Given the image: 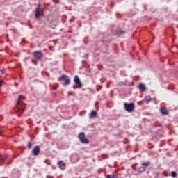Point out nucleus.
<instances>
[{
  "instance_id": "c85d7f7f",
  "label": "nucleus",
  "mask_w": 178,
  "mask_h": 178,
  "mask_svg": "<svg viewBox=\"0 0 178 178\" xmlns=\"http://www.w3.org/2000/svg\"><path fill=\"white\" fill-rule=\"evenodd\" d=\"M97 104H99V102H96V105H97Z\"/></svg>"
},
{
  "instance_id": "2eb2a0df",
  "label": "nucleus",
  "mask_w": 178,
  "mask_h": 178,
  "mask_svg": "<svg viewBox=\"0 0 178 178\" xmlns=\"http://www.w3.org/2000/svg\"><path fill=\"white\" fill-rule=\"evenodd\" d=\"M145 102H146V104H149V102H151V96L147 95L145 97Z\"/></svg>"
},
{
  "instance_id": "6e6552de",
  "label": "nucleus",
  "mask_w": 178,
  "mask_h": 178,
  "mask_svg": "<svg viewBox=\"0 0 178 178\" xmlns=\"http://www.w3.org/2000/svg\"><path fill=\"white\" fill-rule=\"evenodd\" d=\"M40 10H41V8H40V4H38V7L35 9V18L38 19H40Z\"/></svg>"
},
{
  "instance_id": "1a4fd4ad",
  "label": "nucleus",
  "mask_w": 178,
  "mask_h": 178,
  "mask_svg": "<svg viewBox=\"0 0 178 178\" xmlns=\"http://www.w3.org/2000/svg\"><path fill=\"white\" fill-rule=\"evenodd\" d=\"M160 112L162 115H169V111H168V110L165 108H161L160 109Z\"/></svg>"
},
{
  "instance_id": "20e7f679",
  "label": "nucleus",
  "mask_w": 178,
  "mask_h": 178,
  "mask_svg": "<svg viewBox=\"0 0 178 178\" xmlns=\"http://www.w3.org/2000/svg\"><path fill=\"white\" fill-rule=\"evenodd\" d=\"M33 56L37 60H41L44 58V54H42V51H37L33 53Z\"/></svg>"
},
{
  "instance_id": "f257e3e1",
  "label": "nucleus",
  "mask_w": 178,
  "mask_h": 178,
  "mask_svg": "<svg viewBox=\"0 0 178 178\" xmlns=\"http://www.w3.org/2000/svg\"><path fill=\"white\" fill-rule=\"evenodd\" d=\"M65 81L63 86H69L70 84V77L67 75L63 74L61 76L58 78V81Z\"/></svg>"
},
{
  "instance_id": "412c9836",
  "label": "nucleus",
  "mask_w": 178,
  "mask_h": 178,
  "mask_svg": "<svg viewBox=\"0 0 178 178\" xmlns=\"http://www.w3.org/2000/svg\"><path fill=\"white\" fill-rule=\"evenodd\" d=\"M25 110H26L25 108H18V111H21L22 113H23V112H24Z\"/></svg>"
},
{
  "instance_id": "f8f14e48",
  "label": "nucleus",
  "mask_w": 178,
  "mask_h": 178,
  "mask_svg": "<svg viewBox=\"0 0 178 178\" xmlns=\"http://www.w3.org/2000/svg\"><path fill=\"white\" fill-rule=\"evenodd\" d=\"M138 88L140 91H143V92L145 91L146 90L145 85L143 83L139 84Z\"/></svg>"
},
{
  "instance_id": "6ab92c4d",
  "label": "nucleus",
  "mask_w": 178,
  "mask_h": 178,
  "mask_svg": "<svg viewBox=\"0 0 178 178\" xmlns=\"http://www.w3.org/2000/svg\"><path fill=\"white\" fill-rule=\"evenodd\" d=\"M171 176H172V177H176V176H177V174L176 173V172L172 171L171 172Z\"/></svg>"
},
{
  "instance_id": "7c9ffc66",
  "label": "nucleus",
  "mask_w": 178,
  "mask_h": 178,
  "mask_svg": "<svg viewBox=\"0 0 178 178\" xmlns=\"http://www.w3.org/2000/svg\"><path fill=\"white\" fill-rule=\"evenodd\" d=\"M71 95V93L70 92H69V95Z\"/></svg>"
},
{
  "instance_id": "7ed1b4c3",
  "label": "nucleus",
  "mask_w": 178,
  "mask_h": 178,
  "mask_svg": "<svg viewBox=\"0 0 178 178\" xmlns=\"http://www.w3.org/2000/svg\"><path fill=\"white\" fill-rule=\"evenodd\" d=\"M79 138L83 144H88L89 141L88 139L86 138V135L84 134V132H81L79 134Z\"/></svg>"
},
{
  "instance_id": "dca6fc26",
  "label": "nucleus",
  "mask_w": 178,
  "mask_h": 178,
  "mask_svg": "<svg viewBox=\"0 0 178 178\" xmlns=\"http://www.w3.org/2000/svg\"><path fill=\"white\" fill-rule=\"evenodd\" d=\"M116 34L117 35H122V34H124V31L122 29H118V31H116Z\"/></svg>"
},
{
  "instance_id": "39448f33",
  "label": "nucleus",
  "mask_w": 178,
  "mask_h": 178,
  "mask_svg": "<svg viewBox=\"0 0 178 178\" xmlns=\"http://www.w3.org/2000/svg\"><path fill=\"white\" fill-rule=\"evenodd\" d=\"M74 81L76 86H77V88H81L83 87V83H81V81H80V78L78 75L74 76Z\"/></svg>"
},
{
  "instance_id": "b1692460",
  "label": "nucleus",
  "mask_w": 178,
  "mask_h": 178,
  "mask_svg": "<svg viewBox=\"0 0 178 178\" xmlns=\"http://www.w3.org/2000/svg\"><path fill=\"white\" fill-rule=\"evenodd\" d=\"M31 62L34 64V65H37V63L34 62V60H32Z\"/></svg>"
},
{
  "instance_id": "ddd939ff",
  "label": "nucleus",
  "mask_w": 178,
  "mask_h": 178,
  "mask_svg": "<svg viewBox=\"0 0 178 178\" xmlns=\"http://www.w3.org/2000/svg\"><path fill=\"white\" fill-rule=\"evenodd\" d=\"M149 165H151V163L149 161L142 163V167L145 168V169H146V168H148Z\"/></svg>"
},
{
  "instance_id": "2f4dec72",
  "label": "nucleus",
  "mask_w": 178,
  "mask_h": 178,
  "mask_svg": "<svg viewBox=\"0 0 178 178\" xmlns=\"http://www.w3.org/2000/svg\"><path fill=\"white\" fill-rule=\"evenodd\" d=\"M0 136H2V135L0 134Z\"/></svg>"
},
{
  "instance_id": "9d476101",
  "label": "nucleus",
  "mask_w": 178,
  "mask_h": 178,
  "mask_svg": "<svg viewBox=\"0 0 178 178\" xmlns=\"http://www.w3.org/2000/svg\"><path fill=\"white\" fill-rule=\"evenodd\" d=\"M21 99H24V95H19L18 97V100L17 101V106H19L20 105V100Z\"/></svg>"
},
{
  "instance_id": "423d86ee",
  "label": "nucleus",
  "mask_w": 178,
  "mask_h": 178,
  "mask_svg": "<svg viewBox=\"0 0 178 178\" xmlns=\"http://www.w3.org/2000/svg\"><path fill=\"white\" fill-rule=\"evenodd\" d=\"M40 146L36 145L32 150V154L34 155V156H37L38 155L40 154Z\"/></svg>"
},
{
  "instance_id": "a211bd4d",
  "label": "nucleus",
  "mask_w": 178,
  "mask_h": 178,
  "mask_svg": "<svg viewBox=\"0 0 178 178\" xmlns=\"http://www.w3.org/2000/svg\"><path fill=\"white\" fill-rule=\"evenodd\" d=\"M106 178H118V176L113 175H108Z\"/></svg>"
},
{
  "instance_id": "4468645a",
  "label": "nucleus",
  "mask_w": 178,
  "mask_h": 178,
  "mask_svg": "<svg viewBox=\"0 0 178 178\" xmlns=\"http://www.w3.org/2000/svg\"><path fill=\"white\" fill-rule=\"evenodd\" d=\"M146 169L145 167H140L137 169V172H138V173H143V172H145Z\"/></svg>"
},
{
  "instance_id": "aec40b11",
  "label": "nucleus",
  "mask_w": 178,
  "mask_h": 178,
  "mask_svg": "<svg viewBox=\"0 0 178 178\" xmlns=\"http://www.w3.org/2000/svg\"><path fill=\"white\" fill-rule=\"evenodd\" d=\"M1 74H5V73H6V70H5V68H3L1 70Z\"/></svg>"
},
{
  "instance_id": "5701e85b",
  "label": "nucleus",
  "mask_w": 178,
  "mask_h": 178,
  "mask_svg": "<svg viewBox=\"0 0 178 178\" xmlns=\"http://www.w3.org/2000/svg\"><path fill=\"white\" fill-rule=\"evenodd\" d=\"M2 84H3V80L0 81V88L2 87Z\"/></svg>"
},
{
  "instance_id": "9b49d317",
  "label": "nucleus",
  "mask_w": 178,
  "mask_h": 178,
  "mask_svg": "<svg viewBox=\"0 0 178 178\" xmlns=\"http://www.w3.org/2000/svg\"><path fill=\"white\" fill-rule=\"evenodd\" d=\"M97 112L95 111H92L90 115V119H94V118H97Z\"/></svg>"
},
{
  "instance_id": "a878e982",
  "label": "nucleus",
  "mask_w": 178,
  "mask_h": 178,
  "mask_svg": "<svg viewBox=\"0 0 178 178\" xmlns=\"http://www.w3.org/2000/svg\"><path fill=\"white\" fill-rule=\"evenodd\" d=\"M47 161H48V160H45V161H44V163H46L47 165H49V163H48Z\"/></svg>"
},
{
  "instance_id": "f03ea898",
  "label": "nucleus",
  "mask_w": 178,
  "mask_h": 178,
  "mask_svg": "<svg viewBox=\"0 0 178 178\" xmlns=\"http://www.w3.org/2000/svg\"><path fill=\"white\" fill-rule=\"evenodd\" d=\"M124 109L127 112H129V113L133 112L134 111V103H124Z\"/></svg>"
},
{
  "instance_id": "4be33fe9",
  "label": "nucleus",
  "mask_w": 178,
  "mask_h": 178,
  "mask_svg": "<svg viewBox=\"0 0 178 178\" xmlns=\"http://www.w3.org/2000/svg\"><path fill=\"white\" fill-rule=\"evenodd\" d=\"M3 161H6V159L8 158L6 156H3L2 157Z\"/></svg>"
},
{
  "instance_id": "cd10ccee",
  "label": "nucleus",
  "mask_w": 178,
  "mask_h": 178,
  "mask_svg": "<svg viewBox=\"0 0 178 178\" xmlns=\"http://www.w3.org/2000/svg\"><path fill=\"white\" fill-rule=\"evenodd\" d=\"M53 95H54V97H56V93L53 92Z\"/></svg>"
},
{
  "instance_id": "bb28decb",
  "label": "nucleus",
  "mask_w": 178,
  "mask_h": 178,
  "mask_svg": "<svg viewBox=\"0 0 178 178\" xmlns=\"http://www.w3.org/2000/svg\"><path fill=\"white\" fill-rule=\"evenodd\" d=\"M73 88H74V90H76L77 88V86L76 87V86H73Z\"/></svg>"
},
{
  "instance_id": "393cba45",
  "label": "nucleus",
  "mask_w": 178,
  "mask_h": 178,
  "mask_svg": "<svg viewBox=\"0 0 178 178\" xmlns=\"http://www.w3.org/2000/svg\"><path fill=\"white\" fill-rule=\"evenodd\" d=\"M56 88H57L56 87L53 86L52 90H54L55 91V90H56Z\"/></svg>"
},
{
  "instance_id": "f3484780",
  "label": "nucleus",
  "mask_w": 178,
  "mask_h": 178,
  "mask_svg": "<svg viewBox=\"0 0 178 178\" xmlns=\"http://www.w3.org/2000/svg\"><path fill=\"white\" fill-rule=\"evenodd\" d=\"M32 147H33V143L31 141L28 142V148H29V149H31Z\"/></svg>"
},
{
  "instance_id": "0eeeda50",
  "label": "nucleus",
  "mask_w": 178,
  "mask_h": 178,
  "mask_svg": "<svg viewBox=\"0 0 178 178\" xmlns=\"http://www.w3.org/2000/svg\"><path fill=\"white\" fill-rule=\"evenodd\" d=\"M58 168H60L61 170H65L66 168V163H65L63 161H58Z\"/></svg>"
},
{
  "instance_id": "c756f323",
  "label": "nucleus",
  "mask_w": 178,
  "mask_h": 178,
  "mask_svg": "<svg viewBox=\"0 0 178 178\" xmlns=\"http://www.w3.org/2000/svg\"><path fill=\"white\" fill-rule=\"evenodd\" d=\"M47 178H49V176H47Z\"/></svg>"
}]
</instances>
